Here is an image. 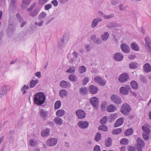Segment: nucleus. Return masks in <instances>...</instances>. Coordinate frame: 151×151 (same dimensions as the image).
I'll use <instances>...</instances> for the list:
<instances>
[{
    "label": "nucleus",
    "mask_w": 151,
    "mask_h": 151,
    "mask_svg": "<svg viewBox=\"0 0 151 151\" xmlns=\"http://www.w3.org/2000/svg\"><path fill=\"white\" fill-rule=\"evenodd\" d=\"M68 78L70 81L75 82L76 81L77 79V77L76 76L72 74L70 75L69 76Z\"/></svg>",
    "instance_id": "nucleus-39"
},
{
    "label": "nucleus",
    "mask_w": 151,
    "mask_h": 151,
    "mask_svg": "<svg viewBox=\"0 0 151 151\" xmlns=\"http://www.w3.org/2000/svg\"><path fill=\"white\" fill-rule=\"evenodd\" d=\"M128 140L126 138H124L122 139L120 141V143L121 145H126L128 143Z\"/></svg>",
    "instance_id": "nucleus-44"
},
{
    "label": "nucleus",
    "mask_w": 151,
    "mask_h": 151,
    "mask_svg": "<svg viewBox=\"0 0 151 151\" xmlns=\"http://www.w3.org/2000/svg\"><path fill=\"white\" fill-rule=\"evenodd\" d=\"M16 16L17 19L19 21V22H22L23 21L22 18L19 13H17Z\"/></svg>",
    "instance_id": "nucleus-56"
},
{
    "label": "nucleus",
    "mask_w": 151,
    "mask_h": 151,
    "mask_svg": "<svg viewBox=\"0 0 151 151\" xmlns=\"http://www.w3.org/2000/svg\"><path fill=\"white\" fill-rule=\"evenodd\" d=\"M131 47L133 50L138 51L139 50V47L137 44L134 42H132L131 44Z\"/></svg>",
    "instance_id": "nucleus-31"
},
{
    "label": "nucleus",
    "mask_w": 151,
    "mask_h": 151,
    "mask_svg": "<svg viewBox=\"0 0 151 151\" xmlns=\"http://www.w3.org/2000/svg\"><path fill=\"white\" fill-rule=\"evenodd\" d=\"M99 130H102L104 131H106L107 130V126L105 125H102L99 127Z\"/></svg>",
    "instance_id": "nucleus-48"
},
{
    "label": "nucleus",
    "mask_w": 151,
    "mask_h": 151,
    "mask_svg": "<svg viewBox=\"0 0 151 151\" xmlns=\"http://www.w3.org/2000/svg\"><path fill=\"white\" fill-rule=\"evenodd\" d=\"M107 121V118L106 116L103 117L100 121V123L101 124H106Z\"/></svg>",
    "instance_id": "nucleus-54"
},
{
    "label": "nucleus",
    "mask_w": 151,
    "mask_h": 151,
    "mask_svg": "<svg viewBox=\"0 0 151 151\" xmlns=\"http://www.w3.org/2000/svg\"><path fill=\"white\" fill-rule=\"evenodd\" d=\"M94 81L101 86H104L106 84V82L101 77L96 76L94 78Z\"/></svg>",
    "instance_id": "nucleus-11"
},
{
    "label": "nucleus",
    "mask_w": 151,
    "mask_h": 151,
    "mask_svg": "<svg viewBox=\"0 0 151 151\" xmlns=\"http://www.w3.org/2000/svg\"><path fill=\"white\" fill-rule=\"evenodd\" d=\"M54 122L57 124L60 125L63 123L62 119L60 118L57 117L54 118Z\"/></svg>",
    "instance_id": "nucleus-32"
},
{
    "label": "nucleus",
    "mask_w": 151,
    "mask_h": 151,
    "mask_svg": "<svg viewBox=\"0 0 151 151\" xmlns=\"http://www.w3.org/2000/svg\"><path fill=\"white\" fill-rule=\"evenodd\" d=\"M89 78L88 77H85L82 81V83L83 84L85 85L86 84L89 82Z\"/></svg>",
    "instance_id": "nucleus-53"
},
{
    "label": "nucleus",
    "mask_w": 151,
    "mask_h": 151,
    "mask_svg": "<svg viewBox=\"0 0 151 151\" xmlns=\"http://www.w3.org/2000/svg\"><path fill=\"white\" fill-rule=\"evenodd\" d=\"M145 40L146 46L148 47V50L149 51H150L151 50V47L150 45V44H151V40L149 38L146 37Z\"/></svg>",
    "instance_id": "nucleus-24"
},
{
    "label": "nucleus",
    "mask_w": 151,
    "mask_h": 151,
    "mask_svg": "<svg viewBox=\"0 0 151 151\" xmlns=\"http://www.w3.org/2000/svg\"><path fill=\"white\" fill-rule=\"evenodd\" d=\"M111 99L112 101L116 104H121L122 102L121 98L116 95H112Z\"/></svg>",
    "instance_id": "nucleus-10"
},
{
    "label": "nucleus",
    "mask_w": 151,
    "mask_h": 151,
    "mask_svg": "<svg viewBox=\"0 0 151 151\" xmlns=\"http://www.w3.org/2000/svg\"><path fill=\"white\" fill-rule=\"evenodd\" d=\"M102 19L101 17H96L94 18L92 21L91 24V27L94 28L98 24L99 22H101Z\"/></svg>",
    "instance_id": "nucleus-13"
},
{
    "label": "nucleus",
    "mask_w": 151,
    "mask_h": 151,
    "mask_svg": "<svg viewBox=\"0 0 151 151\" xmlns=\"http://www.w3.org/2000/svg\"><path fill=\"white\" fill-rule=\"evenodd\" d=\"M38 13V12L37 10L34 9L30 12L29 15L32 17H35L37 14Z\"/></svg>",
    "instance_id": "nucleus-42"
},
{
    "label": "nucleus",
    "mask_w": 151,
    "mask_h": 151,
    "mask_svg": "<svg viewBox=\"0 0 151 151\" xmlns=\"http://www.w3.org/2000/svg\"><path fill=\"white\" fill-rule=\"evenodd\" d=\"M84 48L88 51H89L91 49V47L90 45L86 44L85 45Z\"/></svg>",
    "instance_id": "nucleus-61"
},
{
    "label": "nucleus",
    "mask_w": 151,
    "mask_h": 151,
    "mask_svg": "<svg viewBox=\"0 0 151 151\" xmlns=\"http://www.w3.org/2000/svg\"><path fill=\"white\" fill-rule=\"evenodd\" d=\"M75 71V69L74 67H71L69 68L68 70L66 71V72L69 73H74Z\"/></svg>",
    "instance_id": "nucleus-50"
},
{
    "label": "nucleus",
    "mask_w": 151,
    "mask_h": 151,
    "mask_svg": "<svg viewBox=\"0 0 151 151\" xmlns=\"http://www.w3.org/2000/svg\"><path fill=\"white\" fill-rule=\"evenodd\" d=\"M39 81L37 79H36L35 80H32L30 81V88H33L38 83Z\"/></svg>",
    "instance_id": "nucleus-29"
},
{
    "label": "nucleus",
    "mask_w": 151,
    "mask_h": 151,
    "mask_svg": "<svg viewBox=\"0 0 151 151\" xmlns=\"http://www.w3.org/2000/svg\"><path fill=\"white\" fill-rule=\"evenodd\" d=\"M129 78L128 74L127 73H124L121 74L118 79V81L121 83H123L127 81Z\"/></svg>",
    "instance_id": "nucleus-6"
},
{
    "label": "nucleus",
    "mask_w": 151,
    "mask_h": 151,
    "mask_svg": "<svg viewBox=\"0 0 151 151\" xmlns=\"http://www.w3.org/2000/svg\"><path fill=\"white\" fill-rule=\"evenodd\" d=\"M142 129L143 131L142 133V136L144 139L146 140H148L149 137V134L150 132V129L148 127L143 126Z\"/></svg>",
    "instance_id": "nucleus-4"
},
{
    "label": "nucleus",
    "mask_w": 151,
    "mask_h": 151,
    "mask_svg": "<svg viewBox=\"0 0 151 151\" xmlns=\"http://www.w3.org/2000/svg\"><path fill=\"white\" fill-rule=\"evenodd\" d=\"M61 106V103L60 101H57L55 105L54 109H57L59 108Z\"/></svg>",
    "instance_id": "nucleus-43"
},
{
    "label": "nucleus",
    "mask_w": 151,
    "mask_h": 151,
    "mask_svg": "<svg viewBox=\"0 0 151 151\" xmlns=\"http://www.w3.org/2000/svg\"><path fill=\"white\" fill-rule=\"evenodd\" d=\"M93 151H101L100 147L98 145L95 146Z\"/></svg>",
    "instance_id": "nucleus-64"
},
{
    "label": "nucleus",
    "mask_w": 151,
    "mask_h": 151,
    "mask_svg": "<svg viewBox=\"0 0 151 151\" xmlns=\"http://www.w3.org/2000/svg\"><path fill=\"white\" fill-rule=\"evenodd\" d=\"M116 109V106L113 104H111L107 106L106 110L108 112H111L115 111Z\"/></svg>",
    "instance_id": "nucleus-20"
},
{
    "label": "nucleus",
    "mask_w": 151,
    "mask_h": 151,
    "mask_svg": "<svg viewBox=\"0 0 151 151\" xmlns=\"http://www.w3.org/2000/svg\"><path fill=\"white\" fill-rule=\"evenodd\" d=\"M10 90V87L7 85L2 86L0 89V95L3 96L6 94Z\"/></svg>",
    "instance_id": "nucleus-5"
},
{
    "label": "nucleus",
    "mask_w": 151,
    "mask_h": 151,
    "mask_svg": "<svg viewBox=\"0 0 151 151\" xmlns=\"http://www.w3.org/2000/svg\"><path fill=\"white\" fill-rule=\"evenodd\" d=\"M29 88V86H28L24 85L22 88L21 89V91L23 92V94H25L26 92V91L25 90L28 89Z\"/></svg>",
    "instance_id": "nucleus-47"
},
{
    "label": "nucleus",
    "mask_w": 151,
    "mask_h": 151,
    "mask_svg": "<svg viewBox=\"0 0 151 151\" xmlns=\"http://www.w3.org/2000/svg\"><path fill=\"white\" fill-rule=\"evenodd\" d=\"M139 77L140 81L141 82L144 83L147 82V79L145 76L142 75H140Z\"/></svg>",
    "instance_id": "nucleus-51"
},
{
    "label": "nucleus",
    "mask_w": 151,
    "mask_h": 151,
    "mask_svg": "<svg viewBox=\"0 0 151 151\" xmlns=\"http://www.w3.org/2000/svg\"><path fill=\"white\" fill-rule=\"evenodd\" d=\"M101 138V134L100 133H99V132H97L96 134L95 137V138H94L96 142L99 141L100 140Z\"/></svg>",
    "instance_id": "nucleus-41"
},
{
    "label": "nucleus",
    "mask_w": 151,
    "mask_h": 151,
    "mask_svg": "<svg viewBox=\"0 0 151 151\" xmlns=\"http://www.w3.org/2000/svg\"><path fill=\"white\" fill-rule=\"evenodd\" d=\"M88 90L86 88L82 87L80 90V92L83 94H85L87 92Z\"/></svg>",
    "instance_id": "nucleus-49"
},
{
    "label": "nucleus",
    "mask_w": 151,
    "mask_h": 151,
    "mask_svg": "<svg viewBox=\"0 0 151 151\" xmlns=\"http://www.w3.org/2000/svg\"><path fill=\"white\" fill-rule=\"evenodd\" d=\"M112 140L110 137L107 138L105 140V144L106 147H109L112 144Z\"/></svg>",
    "instance_id": "nucleus-28"
},
{
    "label": "nucleus",
    "mask_w": 151,
    "mask_h": 151,
    "mask_svg": "<svg viewBox=\"0 0 151 151\" xmlns=\"http://www.w3.org/2000/svg\"><path fill=\"white\" fill-rule=\"evenodd\" d=\"M131 110L130 106L127 103H124L122 106L121 112L125 115H128Z\"/></svg>",
    "instance_id": "nucleus-2"
},
{
    "label": "nucleus",
    "mask_w": 151,
    "mask_h": 151,
    "mask_svg": "<svg viewBox=\"0 0 151 151\" xmlns=\"http://www.w3.org/2000/svg\"><path fill=\"white\" fill-rule=\"evenodd\" d=\"M54 17H50L45 22V24L47 25L50 23L53 19Z\"/></svg>",
    "instance_id": "nucleus-62"
},
{
    "label": "nucleus",
    "mask_w": 151,
    "mask_h": 151,
    "mask_svg": "<svg viewBox=\"0 0 151 151\" xmlns=\"http://www.w3.org/2000/svg\"><path fill=\"white\" fill-rule=\"evenodd\" d=\"M133 132V129L132 128H130L126 131L125 132V135L126 136H129L132 134Z\"/></svg>",
    "instance_id": "nucleus-46"
},
{
    "label": "nucleus",
    "mask_w": 151,
    "mask_h": 151,
    "mask_svg": "<svg viewBox=\"0 0 151 151\" xmlns=\"http://www.w3.org/2000/svg\"><path fill=\"white\" fill-rule=\"evenodd\" d=\"M57 143V140L54 138H49L46 142L47 145L49 146H54L56 145Z\"/></svg>",
    "instance_id": "nucleus-8"
},
{
    "label": "nucleus",
    "mask_w": 151,
    "mask_h": 151,
    "mask_svg": "<svg viewBox=\"0 0 151 151\" xmlns=\"http://www.w3.org/2000/svg\"><path fill=\"white\" fill-rule=\"evenodd\" d=\"M130 89L129 86H122L119 89L120 93L123 95H127L129 93V90Z\"/></svg>",
    "instance_id": "nucleus-9"
},
{
    "label": "nucleus",
    "mask_w": 151,
    "mask_h": 151,
    "mask_svg": "<svg viewBox=\"0 0 151 151\" xmlns=\"http://www.w3.org/2000/svg\"><path fill=\"white\" fill-rule=\"evenodd\" d=\"M76 114L78 119H83L85 118L86 116V113L83 111L81 109L76 111Z\"/></svg>",
    "instance_id": "nucleus-14"
},
{
    "label": "nucleus",
    "mask_w": 151,
    "mask_h": 151,
    "mask_svg": "<svg viewBox=\"0 0 151 151\" xmlns=\"http://www.w3.org/2000/svg\"><path fill=\"white\" fill-rule=\"evenodd\" d=\"M39 114L40 117L43 120H46L48 118V113L47 111L44 109H40Z\"/></svg>",
    "instance_id": "nucleus-7"
},
{
    "label": "nucleus",
    "mask_w": 151,
    "mask_h": 151,
    "mask_svg": "<svg viewBox=\"0 0 151 151\" xmlns=\"http://www.w3.org/2000/svg\"><path fill=\"white\" fill-rule=\"evenodd\" d=\"M89 124L86 121H81L79 122L78 126L81 128L85 129L87 128Z\"/></svg>",
    "instance_id": "nucleus-15"
},
{
    "label": "nucleus",
    "mask_w": 151,
    "mask_h": 151,
    "mask_svg": "<svg viewBox=\"0 0 151 151\" xmlns=\"http://www.w3.org/2000/svg\"><path fill=\"white\" fill-rule=\"evenodd\" d=\"M90 102L92 105L95 108L97 107L99 104V100L97 97H93L90 99Z\"/></svg>",
    "instance_id": "nucleus-12"
},
{
    "label": "nucleus",
    "mask_w": 151,
    "mask_h": 151,
    "mask_svg": "<svg viewBox=\"0 0 151 151\" xmlns=\"http://www.w3.org/2000/svg\"><path fill=\"white\" fill-rule=\"evenodd\" d=\"M121 48L122 51L124 53H127L130 51V48L125 43H122L121 45Z\"/></svg>",
    "instance_id": "nucleus-16"
},
{
    "label": "nucleus",
    "mask_w": 151,
    "mask_h": 151,
    "mask_svg": "<svg viewBox=\"0 0 151 151\" xmlns=\"http://www.w3.org/2000/svg\"><path fill=\"white\" fill-rule=\"evenodd\" d=\"M143 70L145 72L149 73L151 71V66L148 63H146L143 67Z\"/></svg>",
    "instance_id": "nucleus-23"
},
{
    "label": "nucleus",
    "mask_w": 151,
    "mask_h": 151,
    "mask_svg": "<svg viewBox=\"0 0 151 151\" xmlns=\"http://www.w3.org/2000/svg\"><path fill=\"white\" fill-rule=\"evenodd\" d=\"M64 45V39L62 38L59 41L58 46L60 49H61L63 47Z\"/></svg>",
    "instance_id": "nucleus-37"
},
{
    "label": "nucleus",
    "mask_w": 151,
    "mask_h": 151,
    "mask_svg": "<svg viewBox=\"0 0 151 151\" xmlns=\"http://www.w3.org/2000/svg\"><path fill=\"white\" fill-rule=\"evenodd\" d=\"M52 5L51 4L46 5L45 6V9L46 10H48L52 8Z\"/></svg>",
    "instance_id": "nucleus-60"
},
{
    "label": "nucleus",
    "mask_w": 151,
    "mask_h": 151,
    "mask_svg": "<svg viewBox=\"0 0 151 151\" xmlns=\"http://www.w3.org/2000/svg\"><path fill=\"white\" fill-rule=\"evenodd\" d=\"M132 87L134 89L136 90L138 88V84L137 82L134 81H132L130 83Z\"/></svg>",
    "instance_id": "nucleus-33"
},
{
    "label": "nucleus",
    "mask_w": 151,
    "mask_h": 151,
    "mask_svg": "<svg viewBox=\"0 0 151 151\" xmlns=\"http://www.w3.org/2000/svg\"><path fill=\"white\" fill-rule=\"evenodd\" d=\"M31 0H23V4L22 7L23 8H25L27 6H28L30 4Z\"/></svg>",
    "instance_id": "nucleus-34"
},
{
    "label": "nucleus",
    "mask_w": 151,
    "mask_h": 151,
    "mask_svg": "<svg viewBox=\"0 0 151 151\" xmlns=\"http://www.w3.org/2000/svg\"><path fill=\"white\" fill-rule=\"evenodd\" d=\"M45 100V96L43 93L39 92L35 94L34 95V102L38 106L43 104Z\"/></svg>",
    "instance_id": "nucleus-1"
},
{
    "label": "nucleus",
    "mask_w": 151,
    "mask_h": 151,
    "mask_svg": "<svg viewBox=\"0 0 151 151\" xmlns=\"http://www.w3.org/2000/svg\"><path fill=\"white\" fill-rule=\"evenodd\" d=\"M114 59L117 61H120L122 60L124 58L123 55L119 52H117L115 53L114 55Z\"/></svg>",
    "instance_id": "nucleus-18"
},
{
    "label": "nucleus",
    "mask_w": 151,
    "mask_h": 151,
    "mask_svg": "<svg viewBox=\"0 0 151 151\" xmlns=\"http://www.w3.org/2000/svg\"><path fill=\"white\" fill-rule=\"evenodd\" d=\"M15 4V0H11V2L10 3L11 7L13 9H15L16 6Z\"/></svg>",
    "instance_id": "nucleus-52"
},
{
    "label": "nucleus",
    "mask_w": 151,
    "mask_h": 151,
    "mask_svg": "<svg viewBox=\"0 0 151 151\" xmlns=\"http://www.w3.org/2000/svg\"><path fill=\"white\" fill-rule=\"evenodd\" d=\"M70 86V83L65 81H62L60 83V86L62 88H65Z\"/></svg>",
    "instance_id": "nucleus-22"
},
{
    "label": "nucleus",
    "mask_w": 151,
    "mask_h": 151,
    "mask_svg": "<svg viewBox=\"0 0 151 151\" xmlns=\"http://www.w3.org/2000/svg\"><path fill=\"white\" fill-rule=\"evenodd\" d=\"M138 64L135 62H132L129 64V68L131 69H134L137 68Z\"/></svg>",
    "instance_id": "nucleus-38"
},
{
    "label": "nucleus",
    "mask_w": 151,
    "mask_h": 151,
    "mask_svg": "<svg viewBox=\"0 0 151 151\" xmlns=\"http://www.w3.org/2000/svg\"><path fill=\"white\" fill-rule=\"evenodd\" d=\"M114 17V15L113 14H111L108 15L105 14L104 15L103 18L105 19H109L113 18Z\"/></svg>",
    "instance_id": "nucleus-45"
},
{
    "label": "nucleus",
    "mask_w": 151,
    "mask_h": 151,
    "mask_svg": "<svg viewBox=\"0 0 151 151\" xmlns=\"http://www.w3.org/2000/svg\"><path fill=\"white\" fill-rule=\"evenodd\" d=\"M50 129L47 128L41 132V135L43 137H47L50 135Z\"/></svg>",
    "instance_id": "nucleus-19"
},
{
    "label": "nucleus",
    "mask_w": 151,
    "mask_h": 151,
    "mask_svg": "<svg viewBox=\"0 0 151 151\" xmlns=\"http://www.w3.org/2000/svg\"><path fill=\"white\" fill-rule=\"evenodd\" d=\"M99 90L98 88L95 86L91 85L88 88V91L90 92L92 94L96 93Z\"/></svg>",
    "instance_id": "nucleus-17"
},
{
    "label": "nucleus",
    "mask_w": 151,
    "mask_h": 151,
    "mask_svg": "<svg viewBox=\"0 0 151 151\" xmlns=\"http://www.w3.org/2000/svg\"><path fill=\"white\" fill-rule=\"evenodd\" d=\"M16 16L17 19L19 21V22H22L23 21L22 18L19 13H17Z\"/></svg>",
    "instance_id": "nucleus-57"
},
{
    "label": "nucleus",
    "mask_w": 151,
    "mask_h": 151,
    "mask_svg": "<svg viewBox=\"0 0 151 151\" xmlns=\"http://www.w3.org/2000/svg\"><path fill=\"white\" fill-rule=\"evenodd\" d=\"M123 118L121 117L118 119L114 124V127H119L122 124L124 121Z\"/></svg>",
    "instance_id": "nucleus-21"
},
{
    "label": "nucleus",
    "mask_w": 151,
    "mask_h": 151,
    "mask_svg": "<svg viewBox=\"0 0 151 151\" xmlns=\"http://www.w3.org/2000/svg\"><path fill=\"white\" fill-rule=\"evenodd\" d=\"M137 146H144L145 142L144 141L140 138H138L136 140Z\"/></svg>",
    "instance_id": "nucleus-27"
},
{
    "label": "nucleus",
    "mask_w": 151,
    "mask_h": 151,
    "mask_svg": "<svg viewBox=\"0 0 151 151\" xmlns=\"http://www.w3.org/2000/svg\"><path fill=\"white\" fill-rule=\"evenodd\" d=\"M109 34L107 32H105L101 36V39L104 41H106L109 37Z\"/></svg>",
    "instance_id": "nucleus-26"
},
{
    "label": "nucleus",
    "mask_w": 151,
    "mask_h": 151,
    "mask_svg": "<svg viewBox=\"0 0 151 151\" xmlns=\"http://www.w3.org/2000/svg\"><path fill=\"white\" fill-rule=\"evenodd\" d=\"M47 15L46 13L44 12H41L39 15L38 19L39 22L35 23V24L40 27L42 25L44 22V19L46 18Z\"/></svg>",
    "instance_id": "nucleus-3"
},
{
    "label": "nucleus",
    "mask_w": 151,
    "mask_h": 151,
    "mask_svg": "<svg viewBox=\"0 0 151 151\" xmlns=\"http://www.w3.org/2000/svg\"><path fill=\"white\" fill-rule=\"evenodd\" d=\"M65 113V111L63 109H60L57 111L56 114L57 116L60 117L63 116Z\"/></svg>",
    "instance_id": "nucleus-30"
},
{
    "label": "nucleus",
    "mask_w": 151,
    "mask_h": 151,
    "mask_svg": "<svg viewBox=\"0 0 151 151\" xmlns=\"http://www.w3.org/2000/svg\"><path fill=\"white\" fill-rule=\"evenodd\" d=\"M122 132V129L119 128L115 129L112 130V132L114 134H117L120 133Z\"/></svg>",
    "instance_id": "nucleus-40"
},
{
    "label": "nucleus",
    "mask_w": 151,
    "mask_h": 151,
    "mask_svg": "<svg viewBox=\"0 0 151 151\" xmlns=\"http://www.w3.org/2000/svg\"><path fill=\"white\" fill-rule=\"evenodd\" d=\"M23 37V35L22 34H20L17 35L15 38L16 40H18L20 39H22Z\"/></svg>",
    "instance_id": "nucleus-59"
},
{
    "label": "nucleus",
    "mask_w": 151,
    "mask_h": 151,
    "mask_svg": "<svg viewBox=\"0 0 151 151\" xmlns=\"http://www.w3.org/2000/svg\"><path fill=\"white\" fill-rule=\"evenodd\" d=\"M59 94L61 97L63 98L68 96V92L64 89H61L59 91Z\"/></svg>",
    "instance_id": "nucleus-25"
},
{
    "label": "nucleus",
    "mask_w": 151,
    "mask_h": 151,
    "mask_svg": "<svg viewBox=\"0 0 151 151\" xmlns=\"http://www.w3.org/2000/svg\"><path fill=\"white\" fill-rule=\"evenodd\" d=\"M29 145L32 147H35L37 145V142L35 140L31 139L29 141Z\"/></svg>",
    "instance_id": "nucleus-36"
},
{
    "label": "nucleus",
    "mask_w": 151,
    "mask_h": 151,
    "mask_svg": "<svg viewBox=\"0 0 151 151\" xmlns=\"http://www.w3.org/2000/svg\"><path fill=\"white\" fill-rule=\"evenodd\" d=\"M86 70V67L84 66H80L78 68V71L80 73H83L85 72Z\"/></svg>",
    "instance_id": "nucleus-35"
},
{
    "label": "nucleus",
    "mask_w": 151,
    "mask_h": 151,
    "mask_svg": "<svg viewBox=\"0 0 151 151\" xmlns=\"http://www.w3.org/2000/svg\"><path fill=\"white\" fill-rule=\"evenodd\" d=\"M127 6L122 4H120L119 6V8L120 10L123 11L125 9Z\"/></svg>",
    "instance_id": "nucleus-58"
},
{
    "label": "nucleus",
    "mask_w": 151,
    "mask_h": 151,
    "mask_svg": "<svg viewBox=\"0 0 151 151\" xmlns=\"http://www.w3.org/2000/svg\"><path fill=\"white\" fill-rule=\"evenodd\" d=\"M128 151H136V148L132 146H129L127 148Z\"/></svg>",
    "instance_id": "nucleus-55"
},
{
    "label": "nucleus",
    "mask_w": 151,
    "mask_h": 151,
    "mask_svg": "<svg viewBox=\"0 0 151 151\" xmlns=\"http://www.w3.org/2000/svg\"><path fill=\"white\" fill-rule=\"evenodd\" d=\"M96 44H100L102 42V41L100 38H97L94 42Z\"/></svg>",
    "instance_id": "nucleus-63"
}]
</instances>
